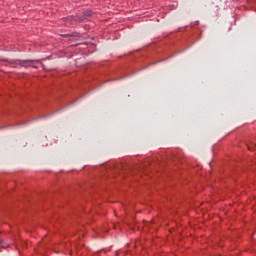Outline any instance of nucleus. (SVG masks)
Instances as JSON below:
<instances>
[{"label": "nucleus", "instance_id": "1", "mask_svg": "<svg viewBox=\"0 0 256 256\" xmlns=\"http://www.w3.org/2000/svg\"><path fill=\"white\" fill-rule=\"evenodd\" d=\"M8 61L9 65L12 67H34V69H37V66L33 65V63H38L39 60H4Z\"/></svg>", "mask_w": 256, "mask_h": 256}, {"label": "nucleus", "instance_id": "2", "mask_svg": "<svg viewBox=\"0 0 256 256\" xmlns=\"http://www.w3.org/2000/svg\"><path fill=\"white\" fill-rule=\"evenodd\" d=\"M1 247H2L3 249H5V247H7V244H6L5 242L1 241Z\"/></svg>", "mask_w": 256, "mask_h": 256}, {"label": "nucleus", "instance_id": "3", "mask_svg": "<svg viewBox=\"0 0 256 256\" xmlns=\"http://www.w3.org/2000/svg\"><path fill=\"white\" fill-rule=\"evenodd\" d=\"M86 15H88V16L91 15V12H86Z\"/></svg>", "mask_w": 256, "mask_h": 256}, {"label": "nucleus", "instance_id": "4", "mask_svg": "<svg viewBox=\"0 0 256 256\" xmlns=\"http://www.w3.org/2000/svg\"><path fill=\"white\" fill-rule=\"evenodd\" d=\"M248 149H250V151H251V147H248Z\"/></svg>", "mask_w": 256, "mask_h": 256}]
</instances>
